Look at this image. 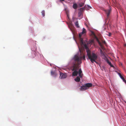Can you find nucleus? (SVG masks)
<instances>
[{
  "mask_svg": "<svg viewBox=\"0 0 126 126\" xmlns=\"http://www.w3.org/2000/svg\"><path fill=\"white\" fill-rule=\"evenodd\" d=\"M67 77L66 74H63L62 73H60V77L61 79H64L65 78Z\"/></svg>",
  "mask_w": 126,
  "mask_h": 126,
  "instance_id": "obj_5",
  "label": "nucleus"
},
{
  "mask_svg": "<svg viewBox=\"0 0 126 126\" xmlns=\"http://www.w3.org/2000/svg\"><path fill=\"white\" fill-rule=\"evenodd\" d=\"M103 58L105 60H106L107 59H108L104 55V56H102Z\"/></svg>",
  "mask_w": 126,
  "mask_h": 126,
  "instance_id": "obj_15",
  "label": "nucleus"
},
{
  "mask_svg": "<svg viewBox=\"0 0 126 126\" xmlns=\"http://www.w3.org/2000/svg\"><path fill=\"white\" fill-rule=\"evenodd\" d=\"M106 61L107 63H108L109 64V65H110L111 63V62H110L108 59H107Z\"/></svg>",
  "mask_w": 126,
  "mask_h": 126,
  "instance_id": "obj_20",
  "label": "nucleus"
},
{
  "mask_svg": "<svg viewBox=\"0 0 126 126\" xmlns=\"http://www.w3.org/2000/svg\"><path fill=\"white\" fill-rule=\"evenodd\" d=\"M109 33V34L108 35V36H110L111 35V34L110 33V32Z\"/></svg>",
  "mask_w": 126,
  "mask_h": 126,
  "instance_id": "obj_23",
  "label": "nucleus"
},
{
  "mask_svg": "<svg viewBox=\"0 0 126 126\" xmlns=\"http://www.w3.org/2000/svg\"><path fill=\"white\" fill-rule=\"evenodd\" d=\"M84 5V3H81L79 4V5L80 7H82Z\"/></svg>",
  "mask_w": 126,
  "mask_h": 126,
  "instance_id": "obj_14",
  "label": "nucleus"
},
{
  "mask_svg": "<svg viewBox=\"0 0 126 126\" xmlns=\"http://www.w3.org/2000/svg\"><path fill=\"white\" fill-rule=\"evenodd\" d=\"M94 41L93 40H91V41H90L89 42H88V43H87V44H91L94 43Z\"/></svg>",
  "mask_w": 126,
  "mask_h": 126,
  "instance_id": "obj_13",
  "label": "nucleus"
},
{
  "mask_svg": "<svg viewBox=\"0 0 126 126\" xmlns=\"http://www.w3.org/2000/svg\"><path fill=\"white\" fill-rule=\"evenodd\" d=\"M85 8L86 10H89L91 8V7L88 5H87V6L86 5L85 6Z\"/></svg>",
  "mask_w": 126,
  "mask_h": 126,
  "instance_id": "obj_9",
  "label": "nucleus"
},
{
  "mask_svg": "<svg viewBox=\"0 0 126 126\" xmlns=\"http://www.w3.org/2000/svg\"><path fill=\"white\" fill-rule=\"evenodd\" d=\"M42 15H43V16H45V11H43L42 12Z\"/></svg>",
  "mask_w": 126,
  "mask_h": 126,
  "instance_id": "obj_16",
  "label": "nucleus"
},
{
  "mask_svg": "<svg viewBox=\"0 0 126 126\" xmlns=\"http://www.w3.org/2000/svg\"><path fill=\"white\" fill-rule=\"evenodd\" d=\"M91 33L92 35L94 36H95V34L94 32L93 31H91Z\"/></svg>",
  "mask_w": 126,
  "mask_h": 126,
  "instance_id": "obj_22",
  "label": "nucleus"
},
{
  "mask_svg": "<svg viewBox=\"0 0 126 126\" xmlns=\"http://www.w3.org/2000/svg\"><path fill=\"white\" fill-rule=\"evenodd\" d=\"M81 37H79V38L80 39V42H81V43L82 44H83V39L82 38H81Z\"/></svg>",
  "mask_w": 126,
  "mask_h": 126,
  "instance_id": "obj_19",
  "label": "nucleus"
},
{
  "mask_svg": "<svg viewBox=\"0 0 126 126\" xmlns=\"http://www.w3.org/2000/svg\"><path fill=\"white\" fill-rule=\"evenodd\" d=\"M67 16H68V15H67Z\"/></svg>",
  "mask_w": 126,
  "mask_h": 126,
  "instance_id": "obj_27",
  "label": "nucleus"
},
{
  "mask_svg": "<svg viewBox=\"0 0 126 126\" xmlns=\"http://www.w3.org/2000/svg\"><path fill=\"white\" fill-rule=\"evenodd\" d=\"M51 75L54 76H56V73L54 72L53 71H51Z\"/></svg>",
  "mask_w": 126,
  "mask_h": 126,
  "instance_id": "obj_12",
  "label": "nucleus"
},
{
  "mask_svg": "<svg viewBox=\"0 0 126 126\" xmlns=\"http://www.w3.org/2000/svg\"><path fill=\"white\" fill-rule=\"evenodd\" d=\"M92 85L91 83H88L80 87V89L81 91H83L88 89L89 87L92 86Z\"/></svg>",
  "mask_w": 126,
  "mask_h": 126,
  "instance_id": "obj_3",
  "label": "nucleus"
},
{
  "mask_svg": "<svg viewBox=\"0 0 126 126\" xmlns=\"http://www.w3.org/2000/svg\"><path fill=\"white\" fill-rule=\"evenodd\" d=\"M86 29L84 28H83L82 32L79 34V37H81L82 35L83 34L86 33Z\"/></svg>",
  "mask_w": 126,
  "mask_h": 126,
  "instance_id": "obj_6",
  "label": "nucleus"
},
{
  "mask_svg": "<svg viewBox=\"0 0 126 126\" xmlns=\"http://www.w3.org/2000/svg\"><path fill=\"white\" fill-rule=\"evenodd\" d=\"M61 1H63V0H60Z\"/></svg>",
  "mask_w": 126,
  "mask_h": 126,
  "instance_id": "obj_26",
  "label": "nucleus"
},
{
  "mask_svg": "<svg viewBox=\"0 0 126 126\" xmlns=\"http://www.w3.org/2000/svg\"><path fill=\"white\" fill-rule=\"evenodd\" d=\"M105 11L107 15V17H108L111 11V9L109 8V9L105 10Z\"/></svg>",
  "mask_w": 126,
  "mask_h": 126,
  "instance_id": "obj_4",
  "label": "nucleus"
},
{
  "mask_svg": "<svg viewBox=\"0 0 126 126\" xmlns=\"http://www.w3.org/2000/svg\"><path fill=\"white\" fill-rule=\"evenodd\" d=\"M110 65V66L112 67H114V66L113 65H112L111 64V63Z\"/></svg>",
  "mask_w": 126,
  "mask_h": 126,
  "instance_id": "obj_24",
  "label": "nucleus"
},
{
  "mask_svg": "<svg viewBox=\"0 0 126 126\" xmlns=\"http://www.w3.org/2000/svg\"><path fill=\"white\" fill-rule=\"evenodd\" d=\"M97 41L98 42L99 44V45L101 46H102V44L97 39Z\"/></svg>",
  "mask_w": 126,
  "mask_h": 126,
  "instance_id": "obj_17",
  "label": "nucleus"
},
{
  "mask_svg": "<svg viewBox=\"0 0 126 126\" xmlns=\"http://www.w3.org/2000/svg\"><path fill=\"white\" fill-rule=\"evenodd\" d=\"M82 57H79L77 55H75L74 57V59L75 63H74L72 66L73 68L72 70L74 71L72 73L73 76H77L79 74V76H77L75 79V80L76 82H79L80 80V78H82L83 76L81 68H79V65L81 63Z\"/></svg>",
  "mask_w": 126,
  "mask_h": 126,
  "instance_id": "obj_1",
  "label": "nucleus"
},
{
  "mask_svg": "<svg viewBox=\"0 0 126 126\" xmlns=\"http://www.w3.org/2000/svg\"><path fill=\"white\" fill-rule=\"evenodd\" d=\"M101 41L102 43H103L105 45H106V43L105 40H101Z\"/></svg>",
  "mask_w": 126,
  "mask_h": 126,
  "instance_id": "obj_18",
  "label": "nucleus"
},
{
  "mask_svg": "<svg viewBox=\"0 0 126 126\" xmlns=\"http://www.w3.org/2000/svg\"><path fill=\"white\" fill-rule=\"evenodd\" d=\"M119 75L121 78L123 80V81L126 84V81L125 79L121 75L120 73H119Z\"/></svg>",
  "mask_w": 126,
  "mask_h": 126,
  "instance_id": "obj_7",
  "label": "nucleus"
},
{
  "mask_svg": "<svg viewBox=\"0 0 126 126\" xmlns=\"http://www.w3.org/2000/svg\"><path fill=\"white\" fill-rule=\"evenodd\" d=\"M73 7L74 9H76L78 7L76 3L73 4Z\"/></svg>",
  "mask_w": 126,
  "mask_h": 126,
  "instance_id": "obj_8",
  "label": "nucleus"
},
{
  "mask_svg": "<svg viewBox=\"0 0 126 126\" xmlns=\"http://www.w3.org/2000/svg\"><path fill=\"white\" fill-rule=\"evenodd\" d=\"M83 45L85 48L86 50L87 55L88 57V59L90 60V61L92 63L95 62L96 63H97L95 60L97 59V56L94 52H92L91 53V51L89 50L86 44Z\"/></svg>",
  "mask_w": 126,
  "mask_h": 126,
  "instance_id": "obj_2",
  "label": "nucleus"
},
{
  "mask_svg": "<svg viewBox=\"0 0 126 126\" xmlns=\"http://www.w3.org/2000/svg\"><path fill=\"white\" fill-rule=\"evenodd\" d=\"M75 24L76 27L77 28H79V24L78 21L76 22L75 23Z\"/></svg>",
  "mask_w": 126,
  "mask_h": 126,
  "instance_id": "obj_10",
  "label": "nucleus"
},
{
  "mask_svg": "<svg viewBox=\"0 0 126 126\" xmlns=\"http://www.w3.org/2000/svg\"><path fill=\"white\" fill-rule=\"evenodd\" d=\"M81 14H82V13H81V12H79L78 13V16H81Z\"/></svg>",
  "mask_w": 126,
  "mask_h": 126,
  "instance_id": "obj_21",
  "label": "nucleus"
},
{
  "mask_svg": "<svg viewBox=\"0 0 126 126\" xmlns=\"http://www.w3.org/2000/svg\"><path fill=\"white\" fill-rule=\"evenodd\" d=\"M83 59L84 60H85V56H84V55H83Z\"/></svg>",
  "mask_w": 126,
  "mask_h": 126,
  "instance_id": "obj_25",
  "label": "nucleus"
},
{
  "mask_svg": "<svg viewBox=\"0 0 126 126\" xmlns=\"http://www.w3.org/2000/svg\"><path fill=\"white\" fill-rule=\"evenodd\" d=\"M100 53L101 56L105 55L103 51L101 49L100 50Z\"/></svg>",
  "mask_w": 126,
  "mask_h": 126,
  "instance_id": "obj_11",
  "label": "nucleus"
}]
</instances>
